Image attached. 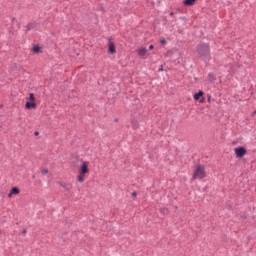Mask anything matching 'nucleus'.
Segmentation results:
<instances>
[{
    "mask_svg": "<svg viewBox=\"0 0 256 256\" xmlns=\"http://www.w3.org/2000/svg\"><path fill=\"white\" fill-rule=\"evenodd\" d=\"M196 53L202 61H211V46H209V44H198L196 46Z\"/></svg>",
    "mask_w": 256,
    "mask_h": 256,
    "instance_id": "obj_1",
    "label": "nucleus"
},
{
    "mask_svg": "<svg viewBox=\"0 0 256 256\" xmlns=\"http://www.w3.org/2000/svg\"><path fill=\"white\" fill-rule=\"evenodd\" d=\"M207 174L205 173V166L198 165L193 173V179H205Z\"/></svg>",
    "mask_w": 256,
    "mask_h": 256,
    "instance_id": "obj_2",
    "label": "nucleus"
},
{
    "mask_svg": "<svg viewBox=\"0 0 256 256\" xmlns=\"http://www.w3.org/2000/svg\"><path fill=\"white\" fill-rule=\"evenodd\" d=\"M234 153L236 155V157H238V159H241L243 157H245V155H247V149L243 148V147H238L234 149Z\"/></svg>",
    "mask_w": 256,
    "mask_h": 256,
    "instance_id": "obj_3",
    "label": "nucleus"
},
{
    "mask_svg": "<svg viewBox=\"0 0 256 256\" xmlns=\"http://www.w3.org/2000/svg\"><path fill=\"white\" fill-rule=\"evenodd\" d=\"M79 173L82 175H87L89 173V162H83L80 166Z\"/></svg>",
    "mask_w": 256,
    "mask_h": 256,
    "instance_id": "obj_4",
    "label": "nucleus"
},
{
    "mask_svg": "<svg viewBox=\"0 0 256 256\" xmlns=\"http://www.w3.org/2000/svg\"><path fill=\"white\" fill-rule=\"evenodd\" d=\"M108 53H110L111 55H115V53H117V50L115 49V43L110 42L108 44Z\"/></svg>",
    "mask_w": 256,
    "mask_h": 256,
    "instance_id": "obj_5",
    "label": "nucleus"
},
{
    "mask_svg": "<svg viewBox=\"0 0 256 256\" xmlns=\"http://www.w3.org/2000/svg\"><path fill=\"white\" fill-rule=\"evenodd\" d=\"M20 192H21V191L19 190V188L13 187V188L10 190V192H9V194H8V197L11 199V198L13 197V195H19Z\"/></svg>",
    "mask_w": 256,
    "mask_h": 256,
    "instance_id": "obj_6",
    "label": "nucleus"
},
{
    "mask_svg": "<svg viewBox=\"0 0 256 256\" xmlns=\"http://www.w3.org/2000/svg\"><path fill=\"white\" fill-rule=\"evenodd\" d=\"M195 3H197V0H184L183 1V5H185V7H193V5H195Z\"/></svg>",
    "mask_w": 256,
    "mask_h": 256,
    "instance_id": "obj_7",
    "label": "nucleus"
},
{
    "mask_svg": "<svg viewBox=\"0 0 256 256\" xmlns=\"http://www.w3.org/2000/svg\"><path fill=\"white\" fill-rule=\"evenodd\" d=\"M25 107L26 109H35V107H37V104H35L34 102H26Z\"/></svg>",
    "mask_w": 256,
    "mask_h": 256,
    "instance_id": "obj_8",
    "label": "nucleus"
},
{
    "mask_svg": "<svg viewBox=\"0 0 256 256\" xmlns=\"http://www.w3.org/2000/svg\"><path fill=\"white\" fill-rule=\"evenodd\" d=\"M138 55L139 57H145V55H147V49L146 48L139 49Z\"/></svg>",
    "mask_w": 256,
    "mask_h": 256,
    "instance_id": "obj_9",
    "label": "nucleus"
},
{
    "mask_svg": "<svg viewBox=\"0 0 256 256\" xmlns=\"http://www.w3.org/2000/svg\"><path fill=\"white\" fill-rule=\"evenodd\" d=\"M78 183H85V174H80L77 176Z\"/></svg>",
    "mask_w": 256,
    "mask_h": 256,
    "instance_id": "obj_10",
    "label": "nucleus"
},
{
    "mask_svg": "<svg viewBox=\"0 0 256 256\" xmlns=\"http://www.w3.org/2000/svg\"><path fill=\"white\" fill-rule=\"evenodd\" d=\"M203 95V91H199L198 93H196L194 95V99L195 101H199V99H201V96Z\"/></svg>",
    "mask_w": 256,
    "mask_h": 256,
    "instance_id": "obj_11",
    "label": "nucleus"
},
{
    "mask_svg": "<svg viewBox=\"0 0 256 256\" xmlns=\"http://www.w3.org/2000/svg\"><path fill=\"white\" fill-rule=\"evenodd\" d=\"M42 52V48L40 46L35 45L33 47V53H41Z\"/></svg>",
    "mask_w": 256,
    "mask_h": 256,
    "instance_id": "obj_12",
    "label": "nucleus"
},
{
    "mask_svg": "<svg viewBox=\"0 0 256 256\" xmlns=\"http://www.w3.org/2000/svg\"><path fill=\"white\" fill-rule=\"evenodd\" d=\"M208 80L210 81V83H213V81H215V75H213L212 73H209Z\"/></svg>",
    "mask_w": 256,
    "mask_h": 256,
    "instance_id": "obj_13",
    "label": "nucleus"
},
{
    "mask_svg": "<svg viewBox=\"0 0 256 256\" xmlns=\"http://www.w3.org/2000/svg\"><path fill=\"white\" fill-rule=\"evenodd\" d=\"M160 213H162V215H167L169 213V209L167 208H160Z\"/></svg>",
    "mask_w": 256,
    "mask_h": 256,
    "instance_id": "obj_14",
    "label": "nucleus"
},
{
    "mask_svg": "<svg viewBox=\"0 0 256 256\" xmlns=\"http://www.w3.org/2000/svg\"><path fill=\"white\" fill-rule=\"evenodd\" d=\"M29 100L30 101H35V95L33 93L29 94Z\"/></svg>",
    "mask_w": 256,
    "mask_h": 256,
    "instance_id": "obj_15",
    "label": "nucleus"
},
{
    "mask_svg": "<svg viewBox=\"0 0 256 256\" xmlns=\"http://www.w3.org/2000/svg\"><path fill=\"white\" fill-rule=\"evenodd\" d=\"M42 175H47L49 173L48 169H42L41 171Z\"/></svg>",
    "mask_w": 256,
    "mask_h": 256,
    "instance_id": "obj_16",
    "label": "nucleus"
},
{
    "mask_svg": "<svg viewBox=\"0 0 256 256\" xmlns=\"http://www.w3.org/2000/svg\"><path fill=\"white\" fill-rule=\"evenodd\" d=\"M64 189H66V191H71V185H63Z\"/></svg>",
    "mask_w": 256,
    "mask_h": 256,
    "instance_id": "obj_17",
    "label": "nucleus"
},
{
    "mask_svg": "<svg viewBox=\"0 0 256 256\" xmlns=\"http://www.w3.org/2000/svg\"><path fill=\"white\" fill-rule=\"evenodd\" d=\"M160 43H161V45H166L167 44V40H165V38H164V39L160 40Z\"/></svg>",
    "mask_w": 256,
    "mask_h": 256,
    "instance_id": "obj_18",
    "label": "nucleus"
},
{
    "mask_svg": "<svg viewBox=\"0 0 256 256\" xmlns=\"http://www.w3.org/2000/svg\"><path fill=\"white\" fill-rule=\"evenodd\" d=\"M30 29H33V24H28V31H30Z\"/></svg>",
    "mask_w": 256,
    "mask_h": 256,
    "instance_id": "obj_19",
    "label": "nucleus"
},
{
    "mask_svg": "<svg viewBox=\"0 0 256 256\" xmlns=\"http://www.w3.org/2000/svg\"><path fill=\"white\" fill-rule=\"evenodd\" d=\"M149 49H150V50H153V49H155V46H154L153 44H151V45L149 46Z\"/></svg>",
    "mask_w": 256,
    "mask_h": 256,
    "instance_id": "obj_20",
    "label": "nucleus"
},
{
    "mask_svg": "<svg viewBox=\"0 0 256 256\" xmlns=\"http://www.w3.org/2000/svg\"><path fill=\"white\" fill-rule=\"evenodd\" d=\"M22 235H27V229H24V230L22 231Z\"/></svg>",
    "mask_w": 256,
    "mask_h": 256,
    "instance_id": "obj_21",
    "label": "nucleus"
},
{
    "mask_svg": "<svg viewBox=\"0 0 256 256\" xmlns=\"http://www.w3.org/2000/svg\"><path fill=\"white\" fill-rule=\"evenodd\" d=\"M132 197H137V192H132Z\"/></svg>",
    "mask_w": 256,
    "mask_h": 256,
    "instance_id": "obj_22",
    "label": "nucleus"
},
{
    "mask_svg": "<svg viewBox=\"0 0 256 256\" xmlns=\"http://www.w3.org/2000/svg\"><path fill=\"white\" fill-rule=\"evenodd\" d=\"M114 121L115 123H119V118H116Z\"/></svg>",
    "mask_w": 256,
    "mask_h": 256,
    "instance_id": "obj_23",
    "label": "nucleus"
},
{
    "mask_svg": "<svg viewBox=\"0 0 256 256\" xmlns=\"http://www.w3.org/2000/svg\"><path fill=\"white\" fill-rule=\"evenodd\" d=\"M174 13L173 12H170V17H173Z\"/></svg>",
    "mask_w": 256,
    "mask_h": 256,
    "instance_id": "obj_24",
    "label": "nucleus"
},
{
    "mask_svg": "<svg viewBox=\"0 0 256 256\" xmlns=\"http://www.w3.org/2000/svg\"><path fill=\"white\" fill-rule=\"evenodd\" d=\"M158 71H163V66H161V68H159V70Z\"/></svg>",
    "mask_w": 256,
    "mask_h": 256,
    "instance_id": "obj_25",
    "label": "nucleus"
},
{
    "mask_svg": "<svg viewBox=\"0 0 256 256\" xmlns=\"http://www.w3.org/2000/svg\"><path fill=\"white\" fill-rule=\"evenodd\" d=\"M204 101H205V99L202 98V99L200 100V103H203Z\"/></svg>",
    "mask_w": 256,
    "mask_h": 256,
    "instance_id": "obj_26",
    "label": "nucleus"
},
{
    "mask_svg": "<svg viewBox=\"0 0 256 256\" xmlns=\"http://www.w3.org/2000/svg\"><path fill=\"white\" fill-rule=\"evenodd\" d=\"M34 135H39V132H37V131H36V132H34Z\"/></svg>",
    "mask_w": 256,
    "mask_h": 256,
    "instance_id": "obj_27",
    "label": "nucleus"
},
{
    "mask_svg": "<svg viewBox=\"0 0 256 256\" xmlns=\"http://www.w3.org/2000/svg\"><path fill=\"white\" fill-rule=\"evenodd\" d=\"M208 101H211V96L208 97Z\"/></svg>",
    "mask_w": 256,
    "mask_h": 256,
    "instance_id": "obj_28",
    "label": "nucleus"
},
{
    "mask_svg": "<svg viewBox=\"0 0 256 256\" xmlns=\"http://www.w3.org/2000/svg\"><path fill=\"white\" fill-rule=\"evenodd\" d=\"M133 127H134V129H137V125H134Z\"/></svg>",
    "mask_w": 256,
    "mask_h": 256,
    "instance_id": "obj_29",
    "label": "nucleus"
},
{
    "mask_svg": "<svg viewBox=\"0 0 256 256\" xmlns=\"http://www.w3.org/2000/svg\"><path fill=\"white\" fill-rule=\"evenodd\" d=\"M254 114L256 115V110L254 111Z\"/></svg>",
    "mask_w": 256,
    "mask_h": 256,
    "instance_id": "obj_30",
    "label": "nucleus"
}]
</instances>
